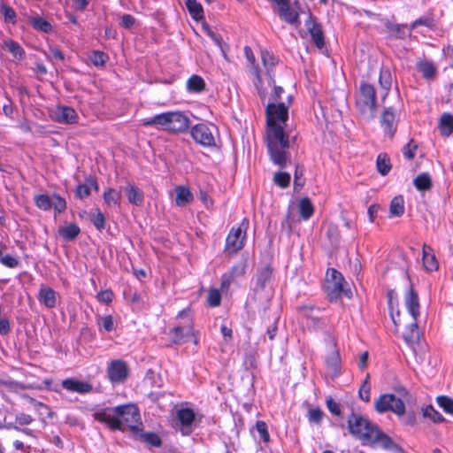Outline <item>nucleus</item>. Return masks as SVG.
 <instances>
[{
    "label": "nucleus",
    "mask_w": 453,
    "mask_h": 453,
    "mask_svg": "<svg viewBox=\"0 0 453 453\" xmlns=\"http://www.w3.org/2000/svg\"><path fill=\"white\" fill-rule=\"evenodd\" d=\"M413 183L418 190H429L432 187V179L428 173H423L414 179Z\"/></svg>",
    "instance_id": "nucleus-35"
},
{
    "label": "nucleus",
    "mask_w": 453,
    "mask_h": 453,
    "mask_svg": "<svg viewBox=\"0 0 453 453\" xmlns=\"http://www.w3.org/2000/svg\"><path fill=\"white\" fill-rule=\"evenodd\" d=\"M377 170H390L391 165L389 157L386 153H380L376 159Z\"/></svg>",
    "instance_id": "nucleus-47"
},
{
    "label": "nucleus",
    "mask_w": 453,
    "mask_h": 453,
    "mask_svg": "<svg viewBox=\"0 0 453 453\" xmlns=\"http://www.w3.org/2000/svg\"><path fill=\"white\" fill-rule=\"evenodd\" d=\"M2 47L4 50L9 51L15 60L21 61L25 58V50L14 40H4Z\"/></svg>",
    "instance_id": "nucleus-20"
},
{
    "label": "nucleus",
    "mask_w": 453,
    "mask_h": 453,
    "mask_svg": "<svg viewBox=\"0 0 453 453\" xmlns=\"http://www.w3.org/2000/svg\"><path fill=\"white\" fill-rule=\"evenodd\" d=\"M355 104L362 118L372 120L377 111L376 89L372 84L362 81L356 93Z\"/></svg>",
    "instance_id": "nucleus-4"
},
{
    "label": "nucleus",
    "mask_w": 453,
    "mask_h": 453,
    "mask_svg": "<svg viewBox=\"0 0 453 453\" xmlns=\"http://www.w3.org/2000/svg\"><path fill=\"white\" fill-rule=\"evenodd\" d=\"M81 232L80 227L76 224H70L58 228V234L66 241L75 239Z\"/></svg>",
    "instance_id": "nucleus-32"
},
{
    "label": "nucleus",
    "mask_w": 453,
    "mask_h": 453,
    "mask_svg": "<svg viewBox=\"0 0 453 453\" xmlns=\"http://www.w3.org/2000/svg\"><path fill=\"white\" fill-rule=\"evenodd\" d=\"M107 59V55L98 50L94 51L90 57L91 62L96 66L104 65Z\"/></svg>",
    "instance_id": "nucleus-51"
},
{
    "label": "nucleus",
    "mask_w": 453,
    "mask_h": 453,
    "mask_svg": "<svg viewBox=\"0 0 453 453\" xmlns=\"http://www.w3.org/2000/svg\"><path fill=\"white\" fill-rule=\"evenodd\" d=\"M57 296L53 288L42 285L38 292V300L47 308L52 309L57 305Z\"/></svg>",
    "instance_id": "nucleus-16"
},
{
    "label": "nucleus",
    "mask_w": 453,
    "mask_h": 453,
    "mask_svg": "<svg viewBox=\"0 0 453 453\" xmlns=\"http://www.w3.org/2000/svg\"><path fill=\"white\" fill-rule=\"evenodd\" d=\"M177 319H182L183 322L173 327L171 334H173V342L176 344H180L185 342L186 338L194 335V325L190 315V309L181 311L178 314Z\"/></svg>",
    "instance_id": "nucleus-8"
},
{
    "label": "nucleus",
    "mask_w": 453,
    "mask_h": 453,
    "mask_svg": "<svg viewBox=\"0 0 453 453\" xmlns=\"http://www.w3.org/2000/svg\"><path fill=\"white\" fill-rule=\"evenodd\" d=\"M184 1L190 16L196 20L201 19L203 16V9L201 4L198 3L196 0Z\"/></svg>",
    "instance_id": "nucleus-33"
},
{
    "label": "nucleus",
    "mask_w": 453,
    "mask_h": 453,
    "mask_svg": "<svg viewBox=\"0 0 453 453\" xmlns=\"http://www.w3.org/2000/svg\"><path fill=\"white\" fill-rule=\"evenodd\" d=\"M78 116L74 109L68 106L59 108L58 119L61 123L73 124L77 121Z\"/></svg>",
    "instance_id": "nucleus-30"
},
{
    "label": "nucleus",
    "mask_w": 453,
    "mask_h": 453,
    "mask_svg": "<svg viewBox=\"0 0 453 453\" xmlns=\"http://www.w3.org/2000/svg\"><path fill=\"white\" fill-rule=\"evenodd\" d=\"M206 84L204 80L196 74H193L187 81V89L190 93H201L205 89Z\"/></svg>",
    "instance_id": "nucleus-29"
},
{
    "label": "nucleus",
    "mask_w": 453,
    "mask_h": 453,
    "mask_svg": "<svg viewBox=\"0 0 453 453\" xmlns=\"http://www.w3.org/2000/svg\"><path fill=\"white\" fill-rule=\"evenodd\" d=\"M0 11L4 17L5 22H11L12 24L16 23L17 15L12 7L5 4L4 3H1Z\"/></svg>",
    "instance_id": "nucleus-39"
},
{
    "label": "nucleus",
    "mask_w": 453,
    "mask_h": 453,
    "mask_svg": "<svg viewBox=\"0 0 453 453\" xmlns=\"http://www.w3.org/2000/svg\"><path fill=\"white\" fill-rule=\"evenodd\" d=\"M422 253H423V265L425 269L428 272H435L439 268V263L437 261V258L435 257V254L433 250V249L426 245V243L423 244L422 247Z\"/></svg>",
    "instance_id": "nucleus-18"
},
{
    "label": "nucleus",
    "mask_w": 453,
    "mask_h": 453,
    "mask_svg": "<svg viewBox=\"0 0 453 453\" xmlns=\"http://www.w3.org/2000/svg\"><path fill=\"white\" fill-rule=\"evenodd\" d=\"M256 427L257 432L259 433L261 438L265 442H269L270 441V435L267 431V425L265 421H257L256 424Z\"/></svg>",
    "instance_id": "nucleus-53"
},
{
    "label": "nucleus",
    "mask_w": 453,
    "mask_h": 453,
    "mask_svg": "<svg viewBox=\"0 0 453 453\" xmlns=\"http://www.w3.org/2000/svg\"><path fill=\"white\" fill-rule=\"evenodd\" d=\"M62 387L68 391L79 394H87L93 390V387L90 383L73 378L64 380L62 381Z\"/></svg>",
    "instance_id": "nucleus-15"
},
{
    "label": "nucleus",
    "mask_w": 453,
    "mask_h": 453,
    "mask_svg": "<svg viewBox=\"0 0 453 453\" xmlns=\"http://www.w3.org/2000/svg\"><path fill=\"white\" fill-rule=\"evenodd\" d=\"M113 296L114 295L111 290L106 289V290L100 291L97 294V299L100 302H103L105 303H110L113 299Z\"/></svg>",
    "instance_id": "nucleus-60"
},
{
    "label": "nucleus",
    "mask_w": 453,
    "mask_h": 453,
    "mask_svg": "<svg viewBox=\"0 0 453 453\" xmlns=\"http://www.w3.org/2000/svg\"><path fill=\"white\" fill-rule=\"evenodd\" d=\"M272 274L273 269L269 265H266L258 270L257 280L261 288H263L266 282L270 280Z\"/></svg>",
    "instance_id": "nucleus-36"
},
{
    "label": "nucleus",
    "mask_w": 453,
    "mask_h": 453,
    "mask_svg": "<svg viewBox=\"0 0 453 453\" xmlns=\"http://www.w3.org/2000/svg\"><path fill=\"white\" fill-rule=\"evenodd\" d=\"M16 423L19 425V426H27V425H30L34 418H32V416L28 415V414H26V413H19L16 415Z\"/></svg>",
    "instance_id": "nucleus-58"
},
{
    "label": "nucleus",
    "mask_w": 453,
    "mask_h": 453,
    "mask_svg": "<svg viewBox=\"0 0 453 453\" xmlns=\"http://www.w3.org/2000/svg\"><path fill=\"white\" fill-rule=\"evenodd\" d=\"M418 143L414 140H411L407 144H405L403 148V154L404 157L408 160H411L414 157L417 150H418Z\"/></svg>",
    "instance_id": "nucleus-45"
},
{
    "label": "nucleus",
    "mask_w": 453,
    "mask_h": 453,
    "mask_svg": "<svg viewBox=\"0 0 453 453\" xmlns=\"http://www.w3.org/2000/svg\"><path fill=\"white\" fill-rule=\"evenodd\" d=\"M290 179V175L287 172H276L273 181L276 185L284 188L289 185Z\"/></svg>",
    "instance_id": "nucleus-44"
},
{
    "label": "nucleus",
    "mask_w": 453,
    "mask_h": 453,
    "mask_svg": "<svg viewBox=\"0 0 453 453\" xmlns=\"http://www.w3.org/2000/svg\"><path fill=\"white\" fill-rule=\"evenodd\" d=\"M441 135L449 137L453 133V114L443 112L438 122Z\"/></svg>",
    "instance_id": "nucleus-21"
},
{
    "label": "nucleus",
    "mask_w": 453,
    "mask_h": 453,
    "mask_svg": "<svg viewBox=\"0 0 453 453\" xmlns=\"http://www.w3.org/2000/svg\"><path fill=\"white\" fill-rule=\"evenodd\" d=\"M311 40L319 49H322L325 46L324 32L321 26L317 22H311V27L306 23Z\"/></svg>",
    "instance_id": "nucleus-23"
},
{
    "label": "nucleus",
    "mask_w": 453,
    "mask_h": 453,
    "mask_svg": "<svg viewBox=\"0 0 453 453\" xmlns=\"http://www.w3.org/2000/svg\"><path fill=\"white\" fill-rule=\"evenodd\" d=\"M368 377L359 389V396L365 402L370 401V387L368 385Z\"/></svg>",
    "instance_id": "nucleus-61"
},
{
    "label": "nucleus",
    "mask_w": 453,
    "mask_h": 453,
    "mask_svg": "<svg viewBox=\"0 0 453 453\" xmlns=\"http://www.w3.org/2000/svg\"><path fill=\"white\" fill-rule=\"evenodd\" d=\"M28 22L35 30L45 34L51 33L53 30L51 24L38 15L29 17Z\"/></svg>",
    "instance_id": "nucleus-28"
},
{
    "label": "nucleus",
    "mask_w": 453,
    "mask_h": 453,
    "mask_svg": "<svg viewBox=\"0 0 453 453\" xmlns=\"http://www.w3.org/2000/svg\"><path fill=\"white\" fill-rule=\"evenodd\" d=\"M207 303L210 307H217L220 305L221 295L217 288H211L207 295Z\"/></svg>",
    "instance_id": "nucleus-42"
},
{
    "label": "nucleus",
    "mask_w": 453,
    "mask_h": 453,
    "mask_svg": "<svg viewBox=\"0 0 453 453\" xmlns=\"http://www.w3.org/2000/svg\"><path fill=\"white\" fill-rule=\"evenodd\" d=\"M437 403L441 408L447 413L453 414V400L448 396L441 395L437 397Z\"/></svg>",
    "instance_id": "nucleus-46"
},
{
    "label": "nucleus",
    "mask_w": 453,
    "mask_h": 453,
    "mask_svg": "<svg viewBox=\"0 0 453 453\" xmlns=\"http://www.w3.org/2000/svg\"><path fill=\"white\" fill-rule=\"evenodd\" d=\"M348 429L365 446L374 447L380 444L385 449H391L396 446L388 435L359 413L352 412L349 416Z\"/></svg>",
    "instance_id": "nucleus-2"
},
{
    "label": "nucleus",
    "mask_w": 453,
    "mask_h": 453,
    "mask_svg": "<svg viewBox=\"0 0 453 453\" xmlns=\"http://www.w3.org/2000/svg\"><path fill=\"white\" fill-rule=\"evenodd\" d=\"M245 359H244V365L248 368H255L257 366V351L253 349H251L250 343L248 344L247 348L245 349Z\"/></svg>",
    "instance_id": "nucleus-38"
},
{
    "label": "nucleus",
    "mask_w": 453,
    "mask_h": 453,
    "mask_svg": "<svg viewBox=\"0 0 453 453\" xmlns=\"http://www.w3.org/2000/svg\"><path fill=\"white\" fill-rule=\"evenodd\" d=\"M380 124L385 134L393 137L397 130V109L395 106L385 107L380 118Z\"/></svg>",
    "instance_id": "nucleus-10"
},
{
    "label": "nucleus",
    "mask_w": 453,
    "mask_h": 453,
    "mask_svg": "<svg viewBox=\"0 0 453 453\" xmlns=\"http://www.w3.org/2000/svg\"><path fill=\"white\" fill-rule=\"evenodd\" d=\"M326 405L329 411L336 416L341 415V407L340 404L334 402L331 397L326 400Z\"/></svg>",
    "instance_id": "nucleus-62"
},
{
    "label": "nucleus",
    "mask_w": 453,
    "mask_h": 453,
    "mask_svg": "<svg viewBox=\"0 0 453 453\" xmlns=\"http://www.w3.org/2000/svg\"><path fill=\"white\" fill-rule=\"evenodd\" d=\"M90 194L89 186L88 184H81L76 188V195L80 198H85Z\"/></svg>",
    "instance_id": "nucleus-63"
},
{
    "label": "nucleus",
    "mask_w": 453,
    "mask_h": 453,
    "mask_svg": "<svg viewBox=\"0 0 453 453\" xmlns=\"http://www.w3.org/2000/svg\"><path fill=\"white\" fill-rule=\"evenodd\" d=\"M35 203L41 210L48 211L51 209L52 196L48 195H37L34 198Z\"/></svg>",
    "instance_id": "nucleus-40"
},
{
    "label": "nucleus",
    "mask_w": 453,
    "mask_h": 453,
    "mask_svg": "<svg viewBox=\"0 0 453 453\" xmlns=\"http://www.w3.org/2000/svg\"><path fill=\"white\" fill-rule=\"evenodd\" d=\"M142 124L171 132H184L189 127V119L180 111H167L144 119Z\"/></svg>",
    "instance_id": "nucleus-3"
},
{
    "label": "nucleus",
    "mask_w": 453,
    "mask_h": 453,
    "mask_svg": "<svg viewBox=\"0 0 453 453\" xmlns=\"http://www.w3.org/2000/svg\"><path fill=\"white\" fill-rule=\"evenodd\" d=\"M127 199L131 203L141 205L143 203V194L134 185H128L126 188Z\"/></svg>",
    "instance_id": "nucleus-34"
},
{
    "label": "nucleus",
    "mask_w": 453,
    "mask_h": 453,
    "mask_svg": "<svg viewBox=\"0 0 453 453\" xmlns=\"http://www.w3.org/2000/svg\"><path fill=\"white\" fill-rule=\"evenodd\" d=\"M347 282L345 281L342 274L334 268H329L326 274L325 290L330 302H336L345 296L351 298L352 292L349 288H346Z\"/></svg>",
    "instance_id": "nucleus-6"
},
{
    "label": "nucleus",
    "mask_w": 453,
    "mask_h": 453,
    "mask_svg": "<svg viewBox=\"0 0 453 453\" xmlns=\"http://www.w3.org/2000/svg\"><path fill=\"white\" fill-rule=\"evenodd\" d=\"M423 415L426 418H430L434 423L442 422L444 418L438 412L432 405H428L423 409Z\"/></svg>",
    "instance_id": "nucleus-41"
},
{
    "label": "nucleus",
    "mask_w": 453,
    "mask_h": 453,
    "mask_svg": "<svg viewBox=\"0 0 453 453\" xmlns=\"http://www.w3.org/2000/svg\"><path fill=\"white\" fill-rule=\"evenodd\" d=\"M175 203L178 206H185L194 199L191 191L185 186H177L175 188Z\"/></svg>",
    "instance_id": "nucleus-25"
},
{
    "label": "nucleus",
    "mask_w": 453,
    "mask_h": 453,
    "mask_svg": "<svg viewBox=\"0 0 453 453\" xmlns=\"http://www.w3.org/2000/svg\"><path fill=\"white\" fill-rule=\"evenodd\" d=\"M266 142L270 157L280 168L288 166L290 161L289 138L285 132L288 119V105L283 102L269 103L265 107Z\"/></svg>",
    "instance_id": "nucleus-1"
},
{
    "label": "nucleus",
    "mask_w": 453,
    "mask_h": 453,
    "mask_svg": "<svg viewBox=\"0 0 453 453\" xmlns=\"http://www.w3.org/2000/svg\"><path fill=\"white\" fill-rule=\"evenodd\" d=\"M119 418L120 428L119 430H130L137 433L142 430V423L138 408L134 404L119 405L114 408Z\"/></svg>",
    "instance_id": "nucleus-7"
},
{
    "label": "nucleus",
    "mask_w": 453,
    "mask_h": 453,
    "mask_svg": "<svg viewBox=\"0 0 453 453\" xmlns=\"http://www.w3.org/2000/svg\"><path fill=\"white\" fill-rule=\"evenodd\" d=\"M297 207L298 212L303 220H308L314 213V206L307 196L298 200Z\"/></svg>",
    "instance_id": "nucleus-24"
},
{
    "label": "nucleus",
    "mask_w": 453,
    "mask_h": 453,
    "mask_svg": "<svg viewBox=\"0 0 453 453\" xmlns=\"http://www.w3.org/2000/svg\"><path fill=\"white\" fill-rule=\"evenodd\" d=\"M98 320H99L98 324L101 326H103V328L105 331H107V332L112 331L114 323H113V319L111 315L101 317V318H99Z\"/></svg>",
    "instance_id": "nucleus-55"
},
{
    "label": "nucleus",
    "mask_w": 453,
    "mask_h": 453,
    "mask_svg": "<svg viewBox=\"0 0 453 453\" xmlns=\"http://www.w3.org/2000/svg\"><path fill=\"white\" fill-rule=\"evenodd\" d=\"M279 14L280 17L288 24L299 23V14L291 8L289 3L279 8Z\"/></svg>",
    "instance_id": "nucleus-27"
},
{
    "label": "nucleus",
    "mask_w": 453,
    "mask_h": 453,
    "mask_svg": "<svg viewBox=\"0 0 453 453\" xmlns=\"http://www.w3.org/2000/svg\"><path fill=\"white\" fill-rule=\"evenodd\" d=\"M405 211L404 200L402 196H395L389 205V213L391 217H401Z\"/></svg>",
    "instance_id": "nucleus-31"
},
{
    "label": "nucleus",
    "mask_w": 453,
    "mask_h": 453,
    "mask_svg": "<svg viewBox=\"0 0 453 453\" xmlns=\"http://www.w3.org/2000/svg\"><path fill=\"white\" fill-rule=\"evenodd\" d=\"M433 25H434L433 19L426 17V16H423V17H420V18L417 19L416 20H414L410 25L409 29L411 32L413 29L418 27V26H425L426 27H432Z\"/></svg>",
    "instance_id": "nucleus-48"
},
{
    "label": "nucleus",
    "mask_w": 453,
    "mask_h": 453,
    "mask_svg": "<svg viewBox=\"0 0 453 453\" xmlns=\"http://www.w3.org/2000/svg\"><path fill=\"white\" fill-rule=\"evenodd\" d=\"M2 384L15 393H18L19 389L35 388L32 385H25L17 381H4Z\"/></svg>",
    "instance_id": "nucleus-52"
},
{
    "label": "nucleus",
    "mask_w": 453,
    "mask_h": 453,
    "mask_svg": "<svg viewBox=\"0 0 453 453\" xmlns=\"http://www.w3.org/2000/svg\"><path fill=\"white\" fill-rule=\"evenodd\" d=\"M96 420L105 423L112 430H118L120 428V423L119 418L114 412V409L105 408L98 411L93 414Z\"/></svg>",
    "instance_id": "nucleus-14"
},
{
    "label": "nucleus",
    "mask_w": 453,
    "mask_h": 453,
    "mask_svg": "<svg viewBox=\"0 0 453 453\" xmlns=\"http://www.w3.org/2000/svg\"><path fill=\"white\" fill-rule=\"evenodd\" d=\"M192 138L199 144L206 147L215 145V139L211 128L206 124H197L191 129Z\"/></svg>",
    "instance_id": "nucleus-11"
},
{
    "label": "nucleus",
    "mask_w": 453,
    "mask_h": 453,
    "mask_svg": "<svg viewBox=\"0 0 453 453\" xmlns=\"http://www.w3.org/2000/svg\"><path fill=\"white\" fill-rule=\"evenodd\" d=\"M403 339L410 345H415L419 342L420 333L416 321L410 323L403 333Z\"/></svg>",
    "instance_id": "nucleus-26"
},
{
    "label": "nucleus",
    "mask_w": 453,
    "mask_h": 453,
    "mask_svg": "<svg viewBox=\"0 0 453 453\" xmlns=\"http://www.w3.org/2000/svg\"><path fill=\"white\" fill-rule=\"evenodd\" d=\"M1 262H2V264H4V265H6L10 268H14L19 265V261L15 257H13L10 255H6V256L3 257L1 258Z\"/></svg>",
    "instance_id": "nucleus-64"
},
{
    "label": "nucleus",
    "mask_w": 453,
    "mask_h": 453,
    "mask_svg": "<svg viewBox=\"0 0 453 453\" xmlns=\"http://www.w3.org/2000/svg\"><path fill=\"white\" fill-rule=\"evenodd\" d=\"M177 419L183 429L188 428L195 421L196 414L192 409L183 408L177 411ZM183 434H188L190 431L182 430Z\"/></svg>",
    "instance_id": "nucleus-19"
},
{
    "label": "nucleus",
    "mask_w": 453,
    "mask_h": 453,
    "mask_svg": "<svg viewBox=\"0 0 453 453\" xmlns=\"http://www.w3.org/2000/svg\"><path fill=\"white\" fill-rule=\"evenodd\" d=\"M379 84L384 90L381 96V101L384 102L386 97L388 96V92L392 87V74L388 68L382 67L379 75Z\"/></svg>",
    "instance_id": "nucleus-22"
},
{
    "label": "nucleus",
    "mask_w": 453,
    "mask_h": 453,
    "mask_svg": "<svg viewBox=\"0 0 453 453\" xmlns=\"http://www.w3.org/2000/svg\"><path fill=\"white\" fill-rule=\"evenodd\" d=\"M248 226V221L243 219L238 227H233L226 240L225 251L228 254H234L242 249L244 240L246 238L245 229Z\"/></svg>",
    "instance_id": "nucleus-9"
},
{
    "label": "nucleus",
    "mask_w": 453,
    "mask_h": 453,
    "mask_svg": "<svg viewBox=\"0 0 453 453\" xmlns=\"http://www.w3.org/2000/svg\"><path fill=\"white\" fill-rule=\"evenodd\" d=\"M144 441L152 446L158 447L161 445L160 437L154 433H148L143 435Z\"/></svg>",
    "instance_id": "nucleus-59"
},
{
    "label": "nucleus",
    "mask_w": 453,
    "mask_h": 453,
    "mask_svg": "<svg viewBox=\"0 0 453 453\" xmlns=\"http://www.w3.org/2000/svg\"><path fill=\"white\" fill-rule=\"evenodd\" d=\"M323 418V411L317 408V409H311L309 411V420L311 422H313L315 424H319Z\"/></svg>",
    "instance_id": "nucleus-57"
},
{
    "label": "nucleus",
    "mask_w": 453,
    "mask_h": 453,
    "mask_svg": "<svg viewBox=\"0 0 453 453\" xmlns=\"http://www.w3.org/2000/svg\"><path fill=\"white\" fill-rule=\"evenodd\" d=\"M399 397L393 394L381 395L374 403V408L377 412L384 413L392 411L398 416L405 412L404 401H408L410 395L405 388L397 390Z\"/></svg>",
    "instance_id": "nucleus-5"
},
{
    "label": "nucleus",
    "mask_w": 453,
    "mask_h": 453,
    "mask_svg": "<svg viewBox=\"0 0 453 453\" xmlns=\"http://www.w3.org/2000/svg\"><path fill=\"white\" fill-rule=\"evenodd\" d=\"M51 208H54V210L57 212L61 213L66 209V203L59 196L53 195L52 201H51Z\"/></svg>",
    "instance_id": "nucleus-50"
},
{
    "label": "nucleus",
    "mask_w": 453,
    "mask_h": 453,
    "mask_svg": "<svg viewBox=\"0 0 453 453\" xmlns=\"http://www.w3.org/2000/svg\"><path fill=\"white\" fill-rule=\"evenodd\" d=\"M245 272L246 263L241 262L237 265H234L228 274L234 279L236 277L243 276L245 274Z\"/></svg>",
    "instance_id": "nucleus-54"
},
{
    "label": "nucleus",
    "mask_w": 453,
    "mask_h": 453,
    "mask_svg": "<svg viewBox=\"0 0 453 453\" xmlns=\"http://www.w3.org/2000/svg\"><path fill=\"white\" fill-rule=\"evenodd\" d=\"M380 22L385 28L384 32L395 39H405L411 36V31H406L407 24H396L388 19H381Z\"/></svg>",
    "instance_id": "nucleus-13"
},
{
    "label": "nucleus",
    "mask_w": 453,
    "mask_h": 453,
    "mask_svg": "<svg viewBox=\"0 0 453 453\" xmlns=\"http://www.w3.org/2000/svg\"><path fill=\"white\" fill-rule=\"evenodd\" d=\"M261 58L265 67L268 70L274 66L276 63L274 56L266 50H261Z\"/></svg>",
    "instance_id": "nucleus-49"
},
{
    "label": "nucleus",
    "mask_w": 453,
    "mask_h": 453,
    "mask_svg": "<svg viewBox=\"0 0 453 453\" xmlns=\"http://www.w3.org/2000/svg\"><path fill=\"white\" fill-rule=\"evenodd\" d=\"M104 199L109 206L117 205L120 200V194L110 188L104 193Z\"/></svg>",
    "instance_id": "nucleus-43"
},
{
    "label": "nucleus",
    "mask_w": 453,
    "mask_h": 453,
    "mask_svg": "<svg viewBox=\"0 0 453 453\" xmlns=\"http://www.w3.org/2000/svg\"><path fill=\"white\" fill-rule=\"evenodd\" d=\"M418 70L422 73L423 77L426 79H433L436 73V68L434 64L427 61H423L418 63Z\"/></svg>",
    "instance_id": "nucleus-37"
},
{
    "label": "nucleus",
    "mask_w": 453,
    "mask_h": 453,
    "mask_svg": "<svg viewBox=\"0 0 453 453\" xmlns=\"http://www.w3.org/2000/svg\"><path fill=\"white\" fill-rule=\"evenodd\" d=\"M107 376L112 383L124 381L128 376V368L122 360H113L107 367Z\"/></svg>",
    "instance_id": "nucleus-12"
},
{
    "label": "nucleus",
    "mask_w": 453,
    "mask_h": 453,
    "mask_svg": "<svg viewBox=\"0 0 453 453\" xmlns=\"http://www.w3.org/2000/svg\"><path fill=\"white\" fill-rule=\"evenodd\" d=\"M92 222L98 230L104 229L105 226L104 215L102 212L97 211L95 215H93Z\"/></svg>",
    "instance_id": "nucleus-56"
},
{
    "label": "nucleus",
    "mask_w": 453,
    "mask_h": 453,
    "mask_svg": "<svg viewBox=\"0 0 453 453\" xmlns=\"http://www.w3.org/2000/svg\"><path fill=\"white\" fill-rule=\"evenodd\" d=\"M405 305L412 319L416 321L419 316V301L418 294L412 288H410L405 296Z\"/></svg>",
    "instance_id": "nucleus-17"
}]
</instances>
